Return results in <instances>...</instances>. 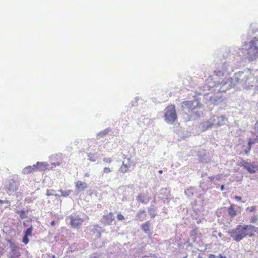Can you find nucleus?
<instances>
[{"mask_svg": "<svg viewBox=\"0 0 258 258\" xmlns=\"http://www.w3.org/2000/svg\"><path fill=\"white\" fill-rule=\"evenodd\" d=\"M245 36L241 37L245 48L236 46L225 48L217 52L215 57V70L214 73L219 77L228 74L229 70L234 60L237 61L247 59L249 61L258 58V40L253 36L248 30L246 39Z\"/></svg>", "mask_w": 258, "mask_h": 258, "instance_id": "obj_1", "label": "nucleus"}, {"mask_svg": "<svg viewBox=\"0 0 258 258\" xmlns=\"http://www.w3.org/2000/svg\"><path fill=\"white\" fill-rule=\"evenodd\" d=\"M254 230L255 226L252 225L239 224L235 228L229 230L228 232L233 240L239 242L246 236H253Z\"/></svg>", "mask_w": 258, "mask_h": 258, "instance_id": "obj_2", "label": "nucleus"}, {"mask_svg": "<svg viewBox=\"0 0 258 258\" xmlns=\"http://www.w3.org/2000/svg\"><path fill=\"white\" fill-rule=\"evenodd\" d=\"M182 106L187 111L189 120H195L200 117L203 113L202 111L199 110V109L202 108L203 105L199 101H184L182 103Z\"/></svg>", "mask_w": 258, "mask_h": 258, "instance_id": "obj_3", "label": "nucleus"}, {"mask_svg": "<svg viewBox=\"0 0 258 258\" xmlns=\"http://www.w3.org/2000/svg\"><path fill=\"white\" fill-rule=\"evenodd\" d=\"M232 78L235 85L239 84L245 89H249L251 81L254 80V77L251 75L249 70L236 73Z\"/></svg>", "mask_w": 258, "mask_h": 258, "instance_id": "obj_4", "label": "nucleus"}, {"mask_svg": "<svg viewBox=\"0 0 258 258\" xmlns=\"http://www.w3.org/2000/svg\"><path fill=\"white\" fill-rule=\"evenodd\" d=\"M164 120L168 123H172L177 119V116L174 105H169L165 109Z\"/></svg>", "mask_w": 258, "mask_h": 258, "instance_id": "obj_5", "label": "nucleus"}, {"mask_svg": "<svg viewBox=\"0 0 258 258\" xmlns=\"http://www.w3.org/2000/svg\"><path fill=\"white\" fill-rule=\"evenodd\" d=\"M204 99L207 104L217 105L223 102L224 97L223 95L219 94L212 95L208 92L203 93Z\"/></svg>", "mask_w": 258, "mask_h": 258, "instance_id": "obj_6", "label": "nucleus"}, {"mask_svg": "<svg viewBox=\"0 0 258 258\" xmlns=\"http://www.w3.org/2000/svg\"><path fill=\"white\" fill-rule=\"evenodd\" d=\"M250 174L258 173V163L251 162L249 159L242 160L239 164Z\"/></svg>", "mask_w": 258, "mask_h": 258, "instance_id": "obj_7", "label": "nucleus"}, {"mask_svg": "<svg viewBox=\"0 0 258 258\" xmlns=\"http://www.w3.org/2000/svg\"><path fill=\"white\" fill-rule=\"evenodd\" d=\"M235 85V84L232 79V78H229L226 80H222L221 82H219V86H217L218 92H226L227 90L233 88Z\"/></svg>", "mask_w": 258, "mask_h": 258, "instance_id": "obj_8", "label": "nucleus"}, {"mask_svg": "<svg viewBox=\"0 0 258 258\" xmlns=\"http://www.w3.org/2000/svg\"><path fill=\"white\" fill-rule=\"evenodd\" d=\"M67 219L70 220V224L73 228H79L84 222L83 218L76 214H71Z\"/></svg>", "mask_w": 258, "mask_h": 258, "instance_id": "obj_9", "label": "nucleus"}, {"mask_svg": "<svg viewBox=\"0 0 258 258\" xmlns=\"http://www.w3.org/2000/svg\"><path fill=\"white\" fill-rule=\"evenodd\" d=\"M219 81L213 80L212 77L210 76L207 79L204 85L201 87L204 91H209L212 88H213L212 91L214 92L217 91V89L218 88L217 86H219Z\"/></svg>", "mask_w": 258, "mask_h": 258, "instance_id": "obj_10", "label": "nucleus"}, {"mask_svg": "<svg viewBox=\"0 0 258 258\" xmlns=\"http://www.w3.org/2000/svg\"><path fill=\"white\" fill-rule=\"evenodd\" d=\"M19 183L13 179H8L6 181L4 189L6 192L11 195L18 189Z\"/></svg>", "mask_w": 258, "mask_h": 258, "instance_id": "obj_11", "label": "nucleus"}, {"mask_svg": "<svg viewBox=\"0 0 258 258\" xmlns=\"http://www.w3.org/2000/svg\"><path fill=\"white\" fill-rule=\"evenodd\" d=\"M212 125L214 127H218L219 126L224 125L227 121V118L225 115H221L219 116L213 115L210 118Z\"/></svg>", "mask_w": 258, "mask_h": 258, "instance_id": "obj_12", "label": "nucleus"}, {"mask_svg": "<svg viewBox=\"0 0 258 258\" xmlns=\"http://www.w3.org/2000/svg\"><path fill=\"white\" fill-rule=\"evenodd\" d=\"M48 166V163L45 162H37L36 164L31 166L33 172L43 171L45 170Z\"/></svg>", "mask_w": 258, "mask_h": 258, "instance_id": "obj_13", "label": "nucleus"}, {"mask_svg": "<svg viewBox=\"0 0 258 258\" xmlns=\"http://www.w3.org/2000/svg\"><path fill=\"white\" fill-rule=\"evenodd\" d=\"M199 127L203 132H204L214 127L212 125V121H211L210 118H209L207 120L201 122L200 124Z\"/></svg>", "mask_w": 258, "mask_h": 258, "instance_id": "obj_14", "label": "nucleus"}, {"mask_svg": "<svg viewBox=\"0 0 258 258\" xmlns=\"http://www.w3.org/2000/svg\"><path fill=\"white\" fill-rule=\"evenodd\" d=\"M87 184L82 181H78L75 183V187L77 189V192L83 191L87 188Z\"/></svg>", "mask_w": 258, "mask_h": 258, "instance_id": "obj_15", "label": "nucleus"}, {"mask_svg": "<svg viewBox=\"0 0 258 258\" xmlns=\"http://www.w3.org/2000/svg\"><path fill=\"white\" fill-rule=\"evenodd\" d=\"M103 219L104 223L108 225H111L112 222L114 221V216L112 213L110 212L106 215H103Z\"/></svg>", "mask_w": 258, "mask_h": 258, "instance_id": "obj_16", "label": "nucleus"}, {"mask_svg": "<svg viewBox=\"0 0 258 258\" xmlns=\"http://www.w3.org/2000/svg\"><path fill=\"white\" fill-rule=\"evenodd\" d=\"M6 241L9 244V246L11 248V252H20L19 250V247L11 239L7 238Z\"/></svg>", "mask_w": 258, "mask_h": 258, "instance_id": "obj_17", "label": "nucleus"}, {"mask_svg": "<svg viewBox=\"0 0 258 258\" xmlns=\"http://www.w3.org/2000/svg\"><path fill=\"white\" fill-rule=\"evenodd\" d=\"M206 155V153L205 150L201 149L198 151L197 156L200 162L205 163L207 162Z\"/></svg>", "mask_w": 258, "mask_h": 258, "instance_id": "obj_18", "label": "nucleus"}, {"mask_svg": "<svg viewBox=\"0 0 258 258\" xmlns=\"http://www.w3.org/2000/svg\"><path fill=\"white\" fill-rule=\"evenodd\" d=\"M236 206L235 205H231L227 210L228 213L231 218H233L236 217L237 215V211L235 208Z\"/></svg>", "mask_w": 258, "mask_h": 258, "instance_id": "obj_19", "label": "nucleus"}, {"mask_svg": "<svg viewBox=\"0 0 258 258\" xmlns=\"http://www.w3.org/2000/svg\"><path fill=\"white\" fill-rule=\"evenodd\" d=\"M95 236L97 238H99L101 236L102 233L104 232V229L100 227L98 225H95L92 229Z\"/></svg>", "mask_w": 258, "mask_h": 258, "instance_id": "obj_20", "label": "nucleus"}, {"mask_svg": "<svg viewBox=\"0 0 258 258\" xmlns=\"http://www.w3.org/2000/svg\"><path fill=\"white\" fill-rule=\"evenodd\" d=\"M249 30L253 36H255L256 39L258 40V25L256 24H251Z\"/></svg>", "mask_w": 258, "mask_h": 258, "instance_id": "obj_21", "label": "nucleus"}, {"mask_svg": "<svg viewBox=\"0 0 258 258\" xmlns=\"http://www.w3.org/2000/svg\"><path fill=\"white\" fill-rule=\"evenodd\" d=\"M128 162L126 163H124V161H123L122 166L119 168V171L122 173H125L127 172L129 168L130 167V164L129 162L131 161V158H127Z\"/></svg>", "mask_w": 258, "mask_h": 258, "instance_id": "obj_22", "label": "nucleus"}, {"mask_svg": "<svg viewBox=\"0 0 258 258\" xmlns=\"http://www.w3.org/2000/svg\"><path fill=\"white\" fill-rule=\"evenodd\" d=\"M150 223L149 221H146L145 223L141 225V229L148 235L152 234L150 229Z\"/></svg>", "mask_w": 258, "mask_h": 258, "instance_id": "obj_23", "label": "nucleus"}, {"mask_svg": "<svg viewBox=\"0 0 258 258\" xmlns=\"http://www.w3.org/2000/svg\"><path fill=\"white\" fill-rule=\"evenodd\" d=\"M146 217V214L144 210H140L136 215L137 219L141 221H143Z\"/></svg>", "mask_w": 258, "mask_h": 258, "instance_id": "obj_24", "label": "nucleus"}, {"mask_svg": "<svg viewBox=\"0 0 258 258\" xmlns=\"http://www.w3.org/2000/svg\"><path fill=\"white\" fill-rule=\"evenodd\" d=\"M253 88L254 90L258 91V79L254 77V80L251 81V83L249 85V89Z\"/></svg>", "mask_w": 258, "mask_h": 258, "instance_id": "obj_25", "label": "nucleus"}, {"mask_svg": "<svg viewBox=\"0 0 258 258\" xmlns=\"http://www.w3.org/2000/svg\"><path fill=\"white\" fill-rule=\"evenodd\" d=\"M195 189L193 187H190L189 188L185 189L184 190V194L188 198H191L193 197Z\"/></svg>", "mask_w": 258, "mask_h": 258, "instance_id": "obj_26", "label": "nucleus"}, {"mask_svg": "<svg viewBox=\"0 0 258 258\" xmlns=\"http://www.w3.org/2000/svg\"><path fill=\"white\" fill-rule=\"evenodd\" d=\"M28 212V210L25 211V210H17L15 211V213L18 215H19L20 218L21 219H24L27 218V216L26 215L27 213Z\"/></svg>", "mask_w": 258, "mask_h": 258, "instance_id": "obj_27", "label": "nucleus"}, {"mask_svg": "<svg viewBox=\"0 0 258 258\" xmlns=\"http://www.w3.org/2000/svg\"><path fill=\"white\" fill-rule=\"evenodd\" d=\"M148 213H149L151 218L153 219L156 215V210L154 208V205H151L148 208Z\"/></svg>", "mask_w": 258, "mask_h": 258, "instance_id": "obj_28", "label": "nucleus"}, {"mask_svg": "<svg viewBox=\"0 0 258 258\" xmlns=\"http://www.w3.org/2000/svg\"><path fill=\"white\" fill-rule=\"evenodd\" d=\"M33 230V227L31 225L29 228H27L23 231V234L24 235H26L28 237L32 236Z\"/></svg>", "mask_w": 258, "mask_h": 258, "instance_id": "obj_29", "label": "nucleus"}, {"mask_svg": "<svg viewBox=\"0 0 258 258\" xmlns=\"http://www.w3.org/2000/svg\"><path fill=\"white\" fill-rule=\"evenodd\" d=\"M146 196L145 195L140 194L137 197V200L141 202L142 204H146L145 201Z\"/></svg>", "mask_w": 258, "mask_h": 258, "instance_id": "obj_30", "label": "nucleus"}, {"mask_svg": "<svg viewBox=\"0 0 258 258\" xmlns=\"http://www.w3.org/2000/svg\"><path fill=\"white\" fill-rule=\"evenodd\" d=\"M22 172L24 174H28L29 173H32L34 172L32 170L31 166H27L23 169Z\"/></svg>", "mask_w": 258, "mask_h": 258, "instance_id": "obj_31", "label": "nucleus"}, {"mask_svg": "<svg viewBox=\"0 0 258 258\" xmlns=\"http://www.w3.org/2000/svg\"><path fill=\"white\" fill-rule=\"evenodd\" d=\"M58 191L61 193V196L63 197H68L72 192V190H63L62 189H59Z\"/></svg>", "mask_w": 258, "mask_h": 258, "instance_id": "obj_32", "label": "nucleus"}, {"mask_svg": "<svg viewBox=\"0 0 258 258\" xmlns=\"http://www.w3.org/2000/svg\"><path fill=\"white\" fill-rule=\"evenodd\" d=\"M21 255L20 252H9L8 256L9 258H19Z\"/></svg>", "mask_w": 258, "mask_h": 258, "instance_id": "obj_33", "label": "nucleus"}, {"mask_svg": "<svg viewBox=\"0 0 258 258\" xmlns=\"http://www.w3.org/2000/svg\"><path fill=\"white\" fill-rule=\"evenodd\" d=\"M109 132H110V129L109 128H106V129L104 130L103 131H102L99 132L97 134V136H99L100 137L102 138L105 135H106L107 134H108V133Z\"/></svg>", "mask_w": 258, "mask_h": 258, "instance_id": "obj_34", "label": "nucleus"}, {"mask_svg": "<svg viewBox=\"0 0 258 258\" xmlns=\"http://www.w3.org/2000/svg\"><path fill=\"white\" fill-rule=\"evenodd\" d=\"M88 159L92 162H95L97 158V154L94 153H89L88 155Z\"/></svg>", "mask_w": 258, "mask_h": 258, "instance_id": "obj_35", "label": "nucleus"}, {"mask_svg": "<svg viewBox=\"0 0 258 258\" xmlns=\"http://www.w3.org/2000/svg\"><path fill=\"white\" fill-rule=\"evenodd\" d=\"M208 258H227L225 256L221 254H219L218 255H216L214 254H210Z\"/></svg>", "mask_w": 258, "mask_h": 258, "instance_id": "obj_36", "label": "nucleus"}, {"mask_svg": "<svg viewBox=\"0 0 258 258\" xmlns=\"http://www.w3.org/2000/svg\"><path fill=\"white\" fill-rule=\"evenodd\" d=\"M139 100V99L137 97H136L134 99V100H133L130 104V105L133 107H135L136 106H137V104H138V101Z\"/></svg>", "mask_w": 258, "mask_h": 258, "instance_id": "obj_37", "label": "nucleus"}, {"mask_svg": "<svg viewBox=\"0 0 258 258\" xmlns=\"http://www.w3.org/2000/svg\"><path fill=\"white\" fill-rule=\"evenodd\" d=\"M22 241L25 244H27L29 242V238L28 236L23 235V236L22 239Z\"/></svg>", "mask_w": 258, "mask_h": 258, "instance_id": "obj_38", "label": "nucleus"}, {"mask_svg": "<svg viewBox=\"0 0 258 258\" xmlns=\"http://www.w3.org/2000/svg\"><path fill=\"white\" fill-rule=\"evenodd\" d=\"M55 190L54 189H47L46 195L47 196H54Z\"/></svg>", "mask_w": 258, "mask_h": 258, "instance_id": "obj_39", "label": "nucleus"}, {"mask_svg": "<svg viewBox=\"0 0 258 258\" xmlns=\"http://www.w3.org/2000/svg\"><path fill=\"white\" fill-rule=\"evenodd\" d=\"M112 168H110L107 167H105L103 168V172L104 173H106V174H108V173H110V172H111L112 171Z\"/></svg>", "mask_w": 258, "mask_h": 258, "instance_id": "obj_40", "label": "nucleus"}, {"mask_svg": "<svg viewBox=\"0 0 258 258\" xmlns=\"http://www.w3.org/2000/svg\"><path fill=\"white\" fill-rule=\"evenodd\" d=\"M116 218L118 221H122L124 219V216L121 213H118L117 215Z\"/></svg>", "mask_w": 258, "mask_h": 258, "instance_id": "obj_41", "label": "nucleus"}, {"mask_svg": "<svg viewBox=\"0 0 258 258\" xmlns=\"http://www.w3.org/2000/svg\"><path fill=\"white\" fill-rule=\"evenodd\" d=\"M254 143H255L254 141H253L252 139H249L248 141V143H247L248 147L251 149L252 145L253 144H254Z\"/></svg>", "mask_w": 258, "mask_h": 258, "instance_id": "obj_42", "label": "nucleus"}, {"mask_svg": "<svg viewBox=\"0 0 258 258\" xmlns=\"http://www.w3.org/2000/svg\"><path fill=\"white\" fill-rule=\"evenodd\" d=\"M103 161L106 163H111L112 162V159L110 158H104Z\"/></svg>", "mask_w": 258, "mask_h": 258, "instance_id": "obj_43", "label": "nucleus"}, {"mask_svg": "<svg viewBox=\"0 0 258 258\" xmlns=\"http://www.w3.org/2000/svg\"><path fill=\"white\" fill-rule=\"evenodd\" d=\"M258 220V215H254L250 219V222L251 223H255Z\"/></svg>", "mask_w": 258, "mask_h": 258, "instance_id": "obj_44", "label": "nucleus"}, {"mask_svg": "<svg viewBox=\"0 0 258 258\" xmlns=\"http://www.w3.org/2000/svg\"><path fill=\"white\" fill-rule=\"evenodd\" d=\"M255 207H254V206H251L250 207H248L247 208V210H249V212H253L255 210Z\"/></svg>", "mask_w": 258, "mask_h": 258, "instance_id": "obj_45", "label": "nucleus"}, {"mask_svg": "<svg viewBox=\"0 0 258 258\" xmlns=\"http://www.w3.org/2000/svg\"><path fill=\"white\" fill-rule=\"evenodd\" d=\"M250 150H251V149H250V148H248V147H247V148H246L243 150V151H244V152L245 153V154H248L249 153V152H250Z\"/></svg>", "mask_w": 258, "mask_h": 258, "instance_id": "obj_46", "label": "nucleus"}, {"mask_svg": "<svg viewBox=\"0 0 258 258\" xmlns=\"http://www.w3.org/2000/svg\"><path fill=\"white\" fill-rule=\"evenodd\" d=\"M52 165H53V167H55L57 166H59L60 165V163L59 162H53L52 163Z\"/></svg>", "mask_w": 258, "mask_h": 258, "instance_id": "obj_47", "label": "nucleus"}, {"mask_svg": "<svg viewBox=\"0 0 258 258\" xmlns=\"http://www.w3.org/2000/svg\"><path fill=\"white\" fill-rule=\"evenodd\" d=\"M235 199L237 201H240L241 200V199H242V198H241V197H240V196H236V197H235Z\"/></svg>", "mask_w": 258, "mask_h": 258, "instance_id": "obj_48", "label": "nucleus"}, {"mask_svg": "<svg viewBox=\"0 0 258 258\" xmlns=\"http://www.w3.org/2000/svg\"><path fill=\"white\" fill-rule=\"evenodd\" d=\"M56 224V222L54 220H52L51 222H50V225L52 226H54Z\"/></svg>", "mask_w": 258, "mask_h": 258, "instance_id": "obj_49", "label": "nucleus"}, {"mask_svg": "<svg viewBox=\"0 0 258 258\" xmlns=\"http://www.w3.org/2000/svg\"><path fill=\"white\" fill-rule=\"evenodd\" d=\"M225 185L224 184H222L220 186V190L221 191H223L224 190H225Z\"/></svg>", "mask_w": 258, "mask_h": 258, "instance_id": "obj_50", "label": "nucleus"}, {"mask_svg": "<svg viewBox=\"0 0 258 258\" xmlns=\"http://www.w3.org/2000/svg\"><path fill=\"white\" fill-rule=\"evenodd\" d=\"M208 178H209L210 180L212 181V180H213L215 178V176H209V177H208Z\"/></svg>", "mask_w": 258, "mask_h": 258, "instance_id": "obj_51", "label": "nucleus"}, {"mask_svg": "<svg viewBox=\"0 0 258 258\" xmlns=\"http://www.w3.org/2000/svg\"><path fill=\"white\" fill-rule=\"evenodd\" d=\"M254 128L258 130V121L257 120L254 124Z\"/></svg>", "mask_w": 258, "mask_h": 258, "instance_id": "obj_52", "label": "nucleus"}, {"mask_svg": "<svg viewBox=\"0 0 258 258\" xmlns=\"http://www.w3.org/2000/svg\"><path fill=\"white\" fill-rule=\"evenodd\" d=\"M54 196H55L56 197V198H60V197H61V195H58V194H55L54 195Z\"/></svg>", "mask_w": 258, "mask_h": 258, "instance_id": "obj_53", "label": "nucleus"}, {"mask_svg": "<svg viewBox=\"0 0 258 258\" xmlns=\"http://www.w3.org/2000/svg\"><path fill=\"white\" fill-rule=\"evenodd\" d=\"M206 175H207V173L206 172H205V173L203 172L201 175V177H204V176H205Z\"/></svg>", "mask_w": 258, "mask_h": 258, "instance_id": "obj_54", "label": "nucleus"}, {"mask_svg": "<svg viewBox=\"0 0 258 258\" xmlns=\"http://www.w3.org/2000/svg\"><path fill=\"white\" fill-rule=\"evenodd\" d=\"M69 251H70L71 252H73L74 251V249H73L72 246H70V248H69Z\"/></svg>", "mask_w": 258, "mask_h": 258, "instance_id": "obj_55", "label": "nucleus"}, {"mask_svg": "<svg viewBox=\"0 0 258 258\" xmlns=\"http://www.w3.org/2000/svg\"><path fill=\"white\" fill-rule=\"evenodd\" d=\"M3 249H0V256L4 254Z\"/></svg>", "mask_w": 258, "mask_h": 258, "instance_id": "obj_56", "label": "nucleus"}, {"mask_svg": "<svg viewBox=\"0 0 258 258\" xmlns=\"http://www.w3.org/2000/svg\"><path fill=\"white\" fill-rule=\"evenodd\" d=\"M215 178L216 179V180H219V179H220V176L218 175V176H215Z\"/></svg>", "mask_w": 258, "mask_h": 258, "instance_id": "obj_57", "label": "nucleus"}, {"mask_svg": "<svg viewBox=\"0 0 258 258\" xmlns=\"http://www.w3.org/2000/svg\"><path fill=\"white\" fill-rule=\"evenodd\" d=\"M4 203L9 204L10 202L8 200L3 201Z\"/></svg>", "mask_w": 258, "mask_h": 258, "instance_id": "obj_58", "label": "nucleus"}, {"mask_svg": "<svg viewBox=\"0 0 258 258\" xmlns=\"http://www.w3.org/2000/svg\"><path fill=\"white\" fill-rule=\"evenodd\" d=\"M203 184V182H201V183H200V188H202V189H203V187H202V186H203V185H202V184Z\"/></svg>", "mask_w": 258, "mask_h": 258, "instance_id": "obj_59", "label": "nucleus"}, {"mask_svg": "<svg viewBox=\"0 0 258 258\" xmlns=\"http://www.w3.org/2000/svg\"><path fill=\"white\" fill-rule=\"evenodd\" d=\"M88 176H89V173H86L85 174V177H88Z\"/></svg>", "mask_w": 258, "mask_h": 258, "instance_id": "obj_60", "label": "nucleus"}, {"mask_svg": "<svg viewBox=\"0 0 258 258\" xmlns=\"http://www.w3.org/2000/svg\"><path fill=\"white\" fill-rule=\"evenodd\" d=\"M218 236L220 237H221L223 236V234L221 233L220 232V233H218Z\"/></svg>", "mask_w": 258, "mask_h": 258, "instance_id": "obj_61", "label": "nucleus"}, {"mask_svg": "<svg viewBox=\"0 0 258 258\" xmlns=\"http://www.w3.org/2000/svg\"><path fill=\"white\" fill-rule=\"evenodd\" d=\"M158 173H159V174H162V173H163V170H159V171H158Z\"/></svg>", "mask_w": 258, "mask_h": 258, "instance_id": "obj_62", "label": "nucleus"}, {"mask_svg": "<svg viewBox=\"0 0 258 258\" xmlns=\"http://www.w3.org/2000/svg\"><path fill=\"white\" fill-rule=\"evenodd\" d=\"M254 232H257L258 233V227H257V228L255 227Z\"/></svg>", "mask_w": 258, "mask_h": 258, "instance_id": "obj_63", "label": "nucleus"}, {"mask_svg": "<svg viewBox=\"0 0 258 258\" xmlns=\"http://www.w3.org/2000/svg\"><path fill=\"white\" fill-rule=\"evenodd\" d=\"M198 258H205V257H203V256H202L200 254H199L198 256Z\"/></svg>", "mask_w": 258, "mask_h": 258, "instance_id": "obj_64", "label": "nucleus"}]
</instances>
